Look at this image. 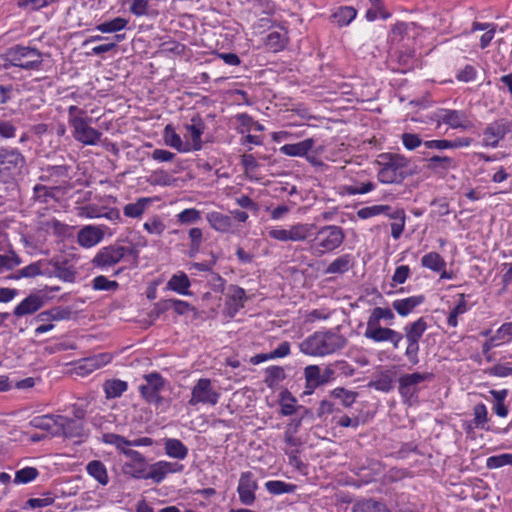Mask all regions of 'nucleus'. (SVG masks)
I'll return each mask as SVG.
<instances>
[{"instance_id": "obj_1", "label": "nucleus", "mask_w": 512, "mask_h": 512, "mask_svg": "<svg viewBox=\"0 0 512 512\" xmlns=\"http://www.w3.org/2000/svg\"><path fill=\"white\" fill-rule=\"evenodd\" d=\"M379 166L377 177L381 183H402L416 173V167L405 156L397 153H382L376 160Z\"/></svg>"}, {"instance_id": "obj_2", "label": "nucleus", "mask_w": 512, "mask_h": 512, "mask_svg": "<svg viewBox=\"0 0 512 512\" xmlns=\"http://www.w3.org/2000/svg\"><path fill=\"white\" fill-rule=\"evenodd\" d=\"M346 344L347 339L343 335L331 330L320 331L303 340L300 350L310 356H325L343 349Z\"/></svg>"}, {"instance_id": "obj_3", "label": "nucleus", "mask_w": 512, "mask_h": 512, "mask_svg": "<svg viewBox=\"0 0 512 512\" xmlns=\"http://www.w3.org/2000/svg\"><path fill=\"white\" fill-rule=\"evenodd\" d=\"M6 60L11 66L24 70H37L43 62L42 53L38 49L19 44L7 49Z\"/></svg>"}, {"instance_id": "obj_4", "label": "nucleus", "mask_w": 512, "mask_h": 512, "mask_svg": "<svg viewBox=\"0 0 512 512\" xmlns=\"http://www.w3.org/2000/svg\"><path fill=\"white\" fill-rule=\"evenodd\" d=\"M344 238L345 234L341 227L327 225L317 231L311 247L318 249L319 254L322 255L338 248L343 243Z\"/></svg>"}, {"instance_id": "obj_5", "label": "nucleus", "mask_w": 512, "mask_h": 512, "mask_svg": "<svg viewBox=\"0 0 512 512\" xmlns=\"http://www.w3.org/2000/svg\"><path fill=\"white\" fill-rule=\"evenodd\" d=\"M26 165L25 157L17 149H0V176L5 179L21 175Z\"/></svg>"}, {"instance_id": "obj_6", "label": "nucleus", "mask_w": 512, "mask_h": 512, "mask_svg": "<svg viewBox=\"0 0 512 512\" xmlns=\"http://www.w3.org/2000/svg\"><path fill=\"white\" fill-rule=\"evenodd\" d=\"M136 254L132 247L121 246L118 244L103 247L95 255L92 263L96 267H111L119 263L125 255Z\"/></svg>"}, {"instance_id": "obj_7", "label": "nucleus", "mask_w": 512, "mask_h": 512, "mask_svg": "<svg viewBox=\"0 0 512 512\" xmlns=\"http://www.w3.org/2000/svg\"><path fill=\"white\" fill-rule=\"evenodd\" d=\"M220 398V393L213 387L208 378H200L192 388L189 405L197 404L215 406Z\"/></svg>"}, {"instance_id": "obj_8", "label": "nucleus", "mask_w": 512, "mask_h": 512, "mask_svg": "<svg viewBox=\"0 0 512 512\" xmlns=\"http://www.w3.org/2000/svg\"><path fill=\"white\" fill-rule=\"evenodd\" d=\"M145 384L139 386V392L145 401L159 407L163 401L160 395L165 385V379L158 372L144 375Z\"/></svg>"}, {"instance_id": "obj_9", "label": "nucleus", "mask_w": 512, "mask_h": 512, "mask_svg": "<svg viewBox=\"0 0 512 512\" xmlns=\"http://www.w3.org/2000/svg\"><path fill=\"white\" fill-rule=\"evenodd\" d=\"M90 121L89 117H73L69 120V124L73 128V137L84 145H95L102 136L100 131L89 126Z\"/></svg>"}, {"instance_id": "obj_10", "label": "nucleus", "mask_w": 512, "mask_h": 512, "mask_svg": "<svg viewBox=\"0 0 512 512\" xmlns=\"http://www.w3.org/2000/svg\"><path fill=\"white\" fill-rule=\"evenodd\" d=\"M433 377L432 373L414 372L411 374H404L399 379V393L405 402H411L413 398H417L420 390L419 384L427 380H431Z\"/></svg>"}, {"instance_id": "obj_11", "label": "nucleus", "mask_w": 512, "mask_h": 512, "mask_svg": "<svg viewBox=\"0 0 512 512\" xmlns=\"http://www.w3.org/2000/svg\"><path fill=\"white\" fill-rule=\"evenodd\" d=\"M364 336L374 342H390L395 349L399 347L403 340V333L388 327H382L380 323L367 321Z\"/></svg>"}, {"instance_id": "obj_12", "label": "nucleus", "mask_w": 512, "mask_h": 512, "mask_svg": "<svg viewBox=\"0 0 512 512\" xmlns=\"http://www.w3.org/2000/svg\"><path fill=\"white\" fill-rule=\"evenodd\" d=\"M511 127L512 122L506 121L504 119L489 124L483 131L484 146L496 148L499 144V141L504 139V137L509 132H511Z\"/></svg>"}, {"instance_id": "obj_13", "label": "nucleus", "mask_w": 512, "mask_h": 512, "mask_svg": "<svg viewBox=\"0 0 512 512\" xmlns=\"http://www.w3.org/2000/svg\"><path fill=\"white\" fill-rule=\"evenodd\" d=\"M54 436L82 438L85 436L84 422L58 415V426L57 430L54 432Z\"/></svg>"}, {"instance_id": "obj_14", "label": "nucleus", "mask_w": 512, "mask_h": 512, "mask_svg": "<svg viewBox=\"0 0 512 512\" xmlns=\"http://www.w3.org/2000/svg\"><path fill=\"white\" fill-rule=\"evenodd\" d=\"M258 489V484L253 478V473L250 471L243 472L239 479L238 494L239 499L244 505H252L255 501V491Z\"/></svg>"}, {"instance_id": "obj_15", "label": "nucleus", "mask_w": 512, "mask_h": 512, "mask_svg": "<svg viewBox=\"0 0 512 512\" xmlns=\"http://www.w3.org/2000/svg\"><path fill=\"white\" fill-rule=\"evenodd\" d=\"M49 264L54 268L55 277L70 283L76 280V268L67 258H53Z\"/></svg>"}, {"instance_id": "obj_16", "label": "nucleus", "mask_w": 512, "mask_h": 512, "mask_svg": "<svg viewBox=\"0 0 512 512\" xmlns=\"http://www.w3.org/2000/svg\"><path fill=\"white\" fill-rule=\"evenodd\" d=\"M439 117L442 123L453 129L461 128L466 130L472 127V122L464 111L443 110V113Z\"/></svg>"}, {"instance_id": "obj_17", "label": "nucleus", "mask_w": 512, "mask_h": 512, "mask_svg": "<svg viewBox=\"0 0 512 512\" xmlns=\"http://www.w3.org/2000/svg\"><path fill=\"white\" fill-rule=\"evenodd\" d=\"M102 441L106 444L114 445L116 448H123V445L151 446L153 444V439L150 437H142L135 440H128L125 437L115 433L103 434Z\"/></svg>"}, {"instance_id": "obj_18", "label": "nucleus", "mask_w": 512, "mask_h": 512, "mask_svg": "<svg viewBox=\"0 0 512 512\" xmlns=\"http://www.w3.org/2000/svg\"><path fill=\"white\" fill-rule=\"evenodd\" d=\"M185 129L192 140V144H190L191 150H201L203 146L201 137L205 130L203 120L199 116L193 117L191 123L185 125Z\"/></svg>"}, {"instance_id": "obj_19", "label": "nucleus", "mask_w": 512, "mask_h": 512, "mask_svg": "<svg viewBox=\"0 0 512 512\" xmlns=\"http://www.w3.org/2000/svg\"><path fill=\"white\" fill-rule=\"evenodd\" d=\"M227 306L230 317H233L241 308L244 307L246 300L245 290L237 285H230L227 294Z\"/></svg>"}, {"instance_id": "obj_20", "label": "nucleus", "mask_w": 512, "mask_h": 512, "mask_svg": "<svg viewBox=\"0 0 512 512\" xmlns=\"http://www.w3.org/2000/svg\"><path fill=\"white\" fill-rule=\"evenodd\" d=\"M103 238V232L95 226H85L77 234V242L80 246L90 248L98 244Z\"/></svg>"}, {"instance_id": "obj_21", "label": "nucleus", "mask_w": 512, "mask_h": 512, "mask_svg": "<svg viewBox=\"0 0 512 512\" xmlns=\"http://www.w3.org/2000/svg\"><path fill=\"white\" fill-rule=\"evenodd\" d=\"M44 305L43 297L38 294H30L20 302L14 309V315L22 317L24 315L33 314Z\"/></svg>"}, {"instance_id": "obj_22", "label": "nucleus", "mask_w": 512, "mask_h": 512, "mask_svg": "<svg viewBox=\"0 0 512 512\" xmlns=\"http://www.w3.org/2000/svg\"><path fill=\"white\" fill-rule=\"evenodd\" d=\"M428 328L427 321L424 317L418 318L416 321L408 323L404 326L403 338L406 341H420Z\"/></svg>"}, {"instance_id": "obj_23", "label": "nucleus", "mask_w": 512, "mask_h": 512, "mask_svg": "<svg viewBox=\"0 0 512 512\" xmlns=\"http://www.w3.org/2000/svg\"><path fill=\"white\" fill-rule=\"evenodd\" d=\"M424 301L425 297L423 295L411 296L393 301L392 307L400 316L405 317Z\"/></svg>"}, {"instance_id": "obj_24", "label": "nucleus", "mask_w": 512, "mask_h": 512, "mask_svg": "<svg viewBox=\"0 0 512 512\" xmlns=\"http://www.w3.org/2000/svg\"><path fill=\"white\" fill-rule=\"evenodd\" d=\"M313 145L314 140L312 138H308L298 143L285 144L280 148V152L291 157L306 156L308 151L312 149Z\"/></svg>"}, {"instance_id": "obj_25", "label": "nucleus", "mask_w": 512, "mask_h": 512, "mask_svg": "<svg viewBox=\"0 0 512 512\" xmlns=\"http://www.w3.org/2000/svg\"><path fill=\"white\" fill-rule=\"evenodd\" d=\"M191 283L186 273L180 272L174 274L166 284L168 290H172L181 295H191L189 291Z\"/></svg>"}, {"instance_id": "obj_26", "label": "nucleus", "mask_w": 512, "mask_h": 512, "mask_svg": "<svg viewBox=\"0 0 512 512\" xmlns=\"http://www.w3.org/2000/svg\"><path fill=\"white\" fill-rule=\"evenodd\" d=\"M206 219L210 226L219 232H227L232 226L231 217L220 212H209Z\"/></svg>"}, {"instance_id": "obj_27", "label": "nucleus", "mask_w": 512, "mask_h": 512, "mask_svg": "<svg viewBox=\"0 0 512 512\" xmlns=\"http://www.w3.org/2000/svg\"><path fill=\"white\" fill-rule=\"evenodd\" d=\"M30 425L34 428L45 430L54 436L58 426V415H42L31 419Z\"/></svg>"}, {"instance_id": "obj_28", "label": "nucleus", "mask_w": 512, "mask_h": 512, "mask_svg": "<svg viewBox=\"0 0 512 512\" xmlns=\"http://www.w3.org/2000/svg\"><path fill=\"white\" fill-rule=\"evenodd\" d=\"M164 449L166 454L171 458L183 460L188 455V448L179 439H166Z\"/></svg>"}, {"instance_id": "obj_29", "label": "nucleus", "mask_w": 512, "mask_h": 512, "mask_svg": "<svg viewBox=\"0 0 512 512\" xmlns=\"http://www.w3.org/2000/svg\"><path fill=\"white\" fill-rule=\"evenodd\" d=\"M164 140L168 146L178 150L179 152L191 151L190 144L186 143L184 145L181 137L176 133L175 129L170 124L167 125L164 129Z\"/></svg>"}, {"instance_id": "obj_30", "label": "nucleus", "mask_w": 512, "mask_h": 512, "mask_svg": "<svg viewBox=\"0 0 512 512\" xmlns=\"http://www.w3.org/2000/svg\"><path fill=\"white\" fill-rule=\"evenodd\" d=\"M87 473L98 481L99 484L105 486L109 482L107 469L100 460H92L86 466Z\"/></svg>"}, {"instance_id": "obj_31", "label": "nucleus", "mask_w": 512, "mask_h": 512, "mask_svg": "<svg viewBox=\"0 0 512 512\" xmlns=\"http://www.w3.org/2000/svg\"><path fill=\"white\" fill-rule=\"evenodd\" d=\"M128 389L126 381L120 379H109L103 384V390L107 399H114L122 396Z\"/></svg>"}, {"instance_id": "obj_32", "label": "nucleus", "mask_w": 512, "mask_h": 512, "mask_svg": "<svg viewBox=\"0 0 512 512\" xmlns=\"http://www.w3.org/2000/svg\"><path fill=\"white\" fill-rule=\"evenodd\" d=\"M357 11L351 6H342L331 15L332 21L339 27L349 25L356 17Z\"/></svg>"}, {"instance_id": "obj_33", "label": "nucleus", "mask_w": 512, "mask_h": 512, "mask_svg": "<svg viewBox=\"0 0 512 512\" xmlns=\"http://www.w3.org/2000/svg\"><path fill=\"white\" fill-rule=\"evenodd\" d=\"M352 257L350 254H344L333 260L326 268V274H343L352 268Z\"/></svg>"}, {"instance_id": "obj_34", "label": "nucleus", "mask_w": 512, "mask_h": 512, "mask_svg": "<svg viewBox=\"0 0 512 512\" xmlns=\"http://www.w3.org/2000/svg\"><path fill=\"white\" fill-rule=\"evenodd\" d=\"M45 265V260L36 261L11 274L9 278L13 280H18L20 278H34L41 274L42 266Z\"/></svg>"}, {"instance_id": "obj_35", "label": "nucleus", "mask_w": 512, "mask_h": 512, "mask_svg": "<svg viewBox=\"0 0 512 512\" xmlns=\"http://www.w3.org/2000/svg\"><path fill=\"white\" fill-rule=\"evenodd\" d=\"M112 360V356L109 353H100L98 355L88 357L84 360L83 365L80 367L85 369L87 373H91L94 370H97L106 364L110 363Z\"/></svg>"}, {"instance_id": "obj_36", "label": "nucleus", "mask_w": 512, "mask_h": 512, "mask_svg": "<svg viewBox=\"0 0 512 512\" xmlns=\"http://www.w3.org/2000/svg\"><path fill=\"white\" fill-rule=\"evenodd\" d=\"M288 43L287 32H271L265 38V45L273 52H278L283 50Z\"/></svg>"}, {"instance_id": "obj_37", "label": "nucleus", "mask_w": 512, "mask_h": 512, "mask_svg": "<svg viewBox=\"0 0 512 512\" xmlns=\"http://www.w3.org/2000/svg\"><path fill=\"white\" fill-rule=\"evenodd\" d=\"M315 229L314 224L298 223L291 226L290 230V241H305L313 235Z\"/></svg>"}, {"instance_id": "obj_38", "label": "nucleus", "mask_w": 512, "mask_h": 512, "mask_svg": "<svg viewBox=\"0 0 512 512\" xmlns=\"http://www.w3.org/2000/svg\"><path fill=\"white\" fill-rule=\"evenodd\" d=\"M285 371L281 366H270L265 370L264 383L268 388L276 387L281 381L285 379Z\"/></svg>"}, {"instance_id": "obj_39", "label": "nucleus", "mask_w": 512, "mask_h": 512, "mask_svg": "<svg viewBox=\"0 0 512 512\" xmlns=\"http://www.w3.org/2000/svg\"><path fill=\"white\" fill-rule=\"evenodd\" d=\"M170 465L167 461H159L150 466L149 472L146 473L145 479H151L155 483H160L169 473Z\"/></svg>"}, {"instance_id": "obj_40", "label": "nucleus", "mask_w": 512, "mask_h": 512, "mask_svg": "<svg viewBox=\"0 0 512 512\" xmlns=\"http://www.w3.org/2000/svg\"><path fill=\"white\" fill-rule=\"evenodd\" d=\"M421 265L434 272H440L446 267V262L437 252H430L422 257Z\"/></svg>"}, {"instance_id": "obj_41", "label": "nucleus", "mask_w": 512, "mask_h": 512, "mask_svg": "<svg viewBox=\"0 0 512 512\" xmlns=\"http://www.w3.org/2000/svg\"><path fill=\"white\" fill-rule=\"evenodd\" d=\"M150 203V198H139L135 203L125 205L123 213L127 217L138 218L144 213Z\"/></svg>"}, {"instance_id": "obj_42", "label": "nucleus", "mask_w": 512, "mask_h": 512, "mask_svg": "<svg viewBox=\"0 0 512 512\" xmlns=\"http://www.w3.org/2000/svg\"><path fill=\"white\" fill-rule=\"evenodd\" d=\"M352 512H387V510L385 505L379 501L364 499L353 505Z\"/></svg>"}, {"instance_id": "obj_43", "label": "nucleus", "mask_w": 512, "mask_h": 512, "mask_svg": "<svg viewBox=\"0 0 512 512\" xmlns=\"http://www.w3.org/2000/svg\"><path fill=\"white\" fill-rule=\"evenodd\" d=\"M391 219L395 221L391 224V236L397 240L400 238L405 227V212L402 209H397L392 213L387 214Z\"/></svg>"}, {"instance_id": "obj_44", "label": "nucleus", "mask_w": 512, "mask_h": 512, "mask_svg": "<svg viewBox=\"0 0 512 512\" xmlns=\"http://www.w3.org/2000/svg\"><path fill=\"white\" fill-rule=\"evenodd\" d=\"M304 375L306 379V387L316 388L324 385L322 382V372L318 365H309L304 369Z\"/></svg>"}, {"instance_id": "obj_45", "label": "nucleus", "mask_w": 512, "mask_h": 512, "mask_svg": "<svg viewBox=\"0 0 512 512\" xmlns=\"http://www.w3.org/2000/svg\"><path fill=\"white\" fill-rule=\"evenodd\" d=\"M369 387H373L378 391L389 392L393 388V377L390 371H383L377 379L370 381Z\"/></svg>"}, {"instance_id": "obj_46", "label": "nucleus", "mask_w": 512, "mask_h": 512, "mask_svg": "<svg viewBox=\"0 0 512 512\" xmlns=\"http://www.w3.org/2000/svg\"><path fill=\"white\" fill-rule=\"evenodd\" d=\"M128 20L122 17H116L110 21H105L96 26V30L101 33H114L126 28Z\"/></svg>"}, {"instance_id": "obj_47", "label": "nucleus", "mask_w": 512, "mask_h": 512, "mask_svg": "<svg viewBox=\"0 0 512 512\" xmlns=\"http://www.w3.org/2000/svg\"><path fill=\"white\" fill-rule=\"evenodd\" d=\"M330 395L341 400L344 407H351L358 397V393L355 391L347 390L343 387H337L330 392Z\"/></svg>"}, {"instance_id": "obj_48", "label": "nucleus", "mask_w": 512, "mask_h": 512, "mask_svg": "<svg viewBox=\"0 0 512 512\" xmlns=\"http://www.w3.org/2000/svg\"><path fill=\"white\" fill-rule=\"evenodd\" d=\"M455 167L454 160L448 156H432L427 159V168L430 170H448Z\"/></svg>"}, {"instance_id": "obj_49", "label": "nucleus", "mask_w": 512, "mask_h": 512, "mask_svg": "<svg viewBox=\"0 0 512 512\" xmlns=\"http://www.w3.org/2000/svg\"><path fill=\"white\" fill-rule=\"evenodd\" d=\"M123 472L135 479H145L146 460L142 462H127L123 466Z\"/></svg>"}, {"instance_id": "obj_50", "label": "nucleus", "mask_w": 512, "mask_h": 512, "mask_svg": "<svg viewBox=\"0 0 512 512\" xmlns=\"http://www.w3.org/2000/svg\"><path fill=\"white\" fill-rule=\"evenodd\" d=\"M55 502V496L51 492H46L40 498H30L23 505V509L44 508Z\"/></svg>"}, {"instance_id": "obj_51", "label": "nucleus", "mask_w": 512, "mask_h": 512, "mask_svg": "<svg viewBox=\"0 0 512 512\" xmlns=\"http://www.w3.org/2000/svg\"><path fill=\"white\" fill-rule=\"evenodd\" d=\"M265 488L274 495L294 492L296 486L279 480H271L265 483Z\"/></svg>"}, {"instance_id": "obj_52", "label": "nucleus", "mask_w": 512, "mask_h": 512, "mask_svg": "<svg viewBox=\"0 0 512 512\" xmlns=\"http://www.w3.org/2000/svg\"><path fill=\"white\" fill-rule=\"evenodd\" d=\"M39 476V471L35 467H25L17 470L13 482L15 484H27L34 481Z\"/></svg>"}, {"instance_id": "obj_53", "label": "nucleus", "mask_w": 512, "mask_h": 512, "mask_svg": "<svg viewBox=\"0 0 512 512\" xmlns=\"http://www.w3.org/2000/svg\"><path fill=\"white\" fill-rule=\"evenodd\" d=\"M391 210V207L389 205H373V206H367L359 209L357 211V216L360 219H368L380 214H388V212Z\"/></svg>"}, {"instance_id": "obj_54", "label": "nucleus", "mask_w": 512, "mask_h": 512, "mask_svg": "<svg viewBox=\"0 0 512 512\" xmlns=\"http://www.w3.org/2000/svg\"><path fill=\"white\" fill-rule=\"evenodd\" d=\"M295 403L296 398L289 391L282 392L280 399L281 414L284 416L294 414L296 412Z\"/></svg>"}, {"instance_id": "obj_55", "label": "nucleus", "mask_w": 512, "mask_h": 512, "mask_svg": "<svg viewBox=\"0 0 512 512\" xmlns=\"http://www.w3.org/2000/svg\"><path fill=\"white\" fill-rule=\"evenodd\" d=\"M459 297H460V299H459L457 305L452 309V311L450 312L448 319H447V323L451 327H456L458 324V320H457L458 316L461 314H464L467 311V303L465 300V295L460 294Z\"/></svg>"}, {"instance_id": "obj_56", "label": "nucleus", "mask_w": 512, "mask_h": 512, "mask_svg": "<svg viewBox=\"0 0 512 512\" xmlns=\"http://www.w3.org/2000/svg\"><path fill=\"white\" fill-rule=\"evenodd\" d=\"M395 316L391 309L389 308H382V307H375L369 318L368 321L380 323V320H386L388 322H392L394 320Z\"/></svg>"}, {"instance_id": "obj_57", "label": "nucleus", "mask_w": 512, "mask_h": 512, "mask_svg": "<svg viewBox=\"0 0 512 512\" xmlns=\"http://www.w3.org/2000/svg\"><path fill=\"white\" fill-rule=\"evenodd\" d=\"M21 264L20 257L11 251L9 254L0 255V272L11 270Z\"/></svg>"}, {"instance_id": "obj_58", "label": "nucleus", "mask_w": 512, "mask_h": 512, "mask_svg": "<svg viewBox=\"0 0 512 512\" xmlns=\"http://www.w3.org/2000/svg\"><path fill=\"white\" fill-rule=\"evenodd\" d=\"M201 219V212L195 208L184 209L177 215V220L181 224H193Z\"/></svg>"}, {"instance_id": "obj_59", "label": "nucleus", "mask_w": 512, "mask_h": 512, "mask_svg": "<svg viewBox=\"0 0 512 512\" xmlns=\"http://www.w3.org/2000/svg\"><path fill=\"white\" fill-rule=\"evenodd\" d=\"M473 415H474V423L476 427H480L482 429L488 430L487 427H485V424L488 421L487 415V408L483 403H478L473 408Z\"/></svg>"}, {"instance_id": "obj_60", "label": "nucleus", "mask_w": 512, "mask_h": 512, "mask_svg": "<svg viewBox=\"0 0 512 512\" xmlns=\"http://www.w3.org/2000/svg\"><path fill=\"white\" fill-rule=\"evenodd\" d=\"M375 189V184L371 181L361 183L360 185H347L344 186V191L348 195L366 194Z\"/></svg>"}, {"instance_id": "obj_61", "label": "nucleus", "mask_w": 512, "mask_h": 512, "mask_svg": "<svg viewBox=\"0 0 512 512\" xmlns=\"http://www.w3.org/2000/svg\"><path fill=\"white\" fill-rule=\"evenodd\" d=\"M189 238L191 240L190 252H192V253L199 252L201 244L203 242L202 230L197 227L191 228L189 230Z\"/></svg>"}, {"instance_id": "obj_62", "label": "nucleus", "mask_w": 512, "mask_h": 512, "mask_svg": "<svg viewBox=\"0 0 512 512\" xmlns=\"http://www.w3.org/2000/svg\"><path fill=\"white\" fill-rule=\"evenodd\" d=\"M119 284L116 281L108 280L105 276H97L93 279V288L95 290H116Z\"/></svg>"}, {"instance_id": "obj_63", "label": "nucleus", "mask_w": 512, "mask_h": 512, "mask_svg": "<svg viewBox=\"0 0 512 512\" xmlns=\"http://www.w3.org/2000/svg\"><path fill=\"white\" fill-rule=\"evenodd\" d=\"M143 227L148 233L155 235H161L165 230V224L159 217L149 219L144 223Z\"/></svg>"}, {"instance_id": "obj_64", "label": "nucleus", "mask_w": 512, "mask_h": 512, "mask_svg": "<svg viewBox=\"0 0 512 512\" xmlns=\"http://www.w3.org/2000/svg\"><path fill=\"white\" fill-rule=\"evenodd\" d=\"M410 268L408 265H401L395 269V272L392 276L391 286L395 287L398 284H403L410 276Z\"/></svg>"}]
</instances>
